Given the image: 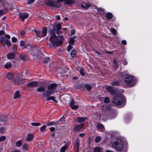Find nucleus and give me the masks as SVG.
<instances>
[{"mask_svg": "<svg viewBox=\"0 0 152 152\" xmlns=\"http://www.w3.org/2000/svg\"><path fill=\"white\" fill-rule=\"evenodd\" d=\"M52 28V29L48 31L49 33L51 34L49 40L53 46L57 47L62 43L63 37L61 36L57 37L55 34L56 28L54 26H53Z\"/></svg>", "mask_w": 152, "mask_h": 152, "instance_id": "nucleus-1", "label": "nucleus"}, {"mask_svg": "<svg viewBox=\"0 0 152 152\" xmlns=\"http://www.w3.org/2000/svg\"><path fill=\"white\" fill-rule=\"evenodd\" d=\"M112 84L113 86H117L118 84V83L116 81H114L112 83Z\"/></svg>", "mask_w": 152, "mask_h": 152, "instance_id": "nucleus-45", "label": "nucleus"}, {"mask_svg": "<svg viewBox=\"0 0 152 152\" xmlns=\"http://www.w3.org/2000/svg\"><path fill=\"white\" fill-rule=\"evenodd\" d=\"M4 32L3 31H0V35H3L4 34Z\"/></svg>", "mask_w": 152, "mask_h": 152, "instance_id": "nucleus-59", "label": "nucleus"}, {"mask_svg": "<svg viewBox=\"0 0 152 152\" xmlns=\"http://www.w3.org/2000/svg\"><path fill=\"white\" fill-rule=\"evenodd\" d=\"M41 32L42 37H44L46 36L47 33V30L46 28H43Z\"/></svg>", "mask_w": 152, "mask_h": 152, "instance_id": "nucleus-23", "label": "nucleus"}, {"mask_svg": "<svg viewBox=\"0 0 152 152\" xmlns=\"http://www.w3.org/2000/svg\"><path fill=\"white\" fill-rule=\"evenodd\" d=\"M49 60V58H46L44 59V62L45 63H47L48 61Z\"/></svg>", "mask_w": 152, "mask_h": 152, "instance_id": "nucleus-51", "label": "nucleus"}, {"mask_svg": "<svg viewBox=\"0 0 152 152\" xmlns=\"http://www.w3.org/2000/svg\"><path fill=\"white\" fill-rule=\"evenodd\" d=\"M11 39L12 42H16L17 40V38L15 37H12Z\"/></svg>", "mask_w": 152, "mask_h": 152, "instance_id": "nucleus-47", "label": "nucleus"}, {"mask_svg": "<svg viewBox=\"0 0 152 152\" xmlns=\"http://www.w3.org/2000/svg\"><path fill=\"white\" fill-rule=\"evenodd\" d=\"M91 6V4L89 3L86 4L85 3L82 4V7L84 9H86L89 7Z\"/></svg>", "mask_w": 152, "mask_h": 152, "instance_id": "nucleus-19", "label": "nucleus"}, {"mask_svg": "<svg viewBox=\"0 0 152 152\" xmlns=\"http://www.w3.org/2000/svg\"><path fill=\"white\" fill-rule=\"evenodd\" d=\"M75 33V31L73 29H72L71 31V36L72 35Z\"/></svg>", "mask_w": 152, "mask_h": 152, "instance_id": "nucleus-58", "label": "nucleus"}, {"mask_svg": "<svg viewBox=\"0 0 152 152\" xmlns=\"http://www.w3.org/2000/svg\"><path fill=\"white\" fill-rule=\"evenodd\" d=\"M78 79V77H74L72 78V79L73 80H77Z\"/></svg>", "mask_w": 152, "mask_h": 152, "instance_id": "nucleus-61", "label": "nucleus"}, {"mask_svg": "<svg viewBox=\"0 0 152 152\" xmlns=\"http://www.w3.org/2000/svg\"><path fill=\"white\" fill-rule=\"evenodd\" d=\"M19 75H20V76H21L22 75V74H20ZM18 78H19L18 80L16 82V83L15 84V85H22L23 84V80L20 81V79H19L20 76H18Z\"/></svg>", "mask_w": 152, "mask_h": 152, "instance_id": "nucleus-22", "label": "nucleus"}, {"mask_svg": "<svg viewBox=\"0 0 152 152\" xmlns=\"http://www.w3.org/2000/svg\"><path fill=\"white\" fill-rule=\"evenodd\" d=\"M59 84H56L54 83H51L49 81L42 80L38 82L33 81L28 83L27 86H39L42 85L44 86H57Z\"/></svg>", "mask_w": 152, "mask_h": 152, "instance_id": "nucleus-4", "label": "nucleus"}, {"mask_svg": "<svg viewBox=\"0 0 152 152\" xmlns=\"http://www.w3.org/2000/svg\"><path fill=\"white\" fill-rule=\"evenodd\" d=\"M73 47L71 45H69L67 48V50L68 51H70L71 49H72Z\"/></svg>", "mask_w": 152, "mask_h": 152, "instance_id": "nucleus-46", "label": "nucleus"}, {"mask_svg": "<svg viewBox=\"0 0 152 152\" xmlns=\"http://www.w3.org/2000/svg\"><path fill=\"white\" fill-rule=\"evenodd\" d=\"M20 45L21 47L24 46V42L23 41H21L20 42Z\"/></svg>", "mask_w": 152, "mask_h": 152, "instance_id": "nucleus-50", "label": "nucleus"}, {"mask_svg": "<svg viewBox=\"0 0 152 152\" xmlns=\"http://www.w3.org/2000/svg\"><path fill=\"white\" fill-rule=\"evenodd\" d=\"M80 72L82 76L84 75L85 74V72L84 69H80Z\"/></svg>", "mask_w": 152, "mask_h": 152, "instance_id": "nucleus-33", "label": "nucleus"}, {"mask_svg": "<svg viewBox=\"0 0 152 152\" xmlns=\"http://www.w3.org/2000/svg\"><path fill=\"white\" fill-rule=\"evenodd\" d=\"M101 139V137H98L96 138L95 139V141L96 142H99Z\"/></svg>", "mask_w": 152, "mask_h": 152, "instance_id": "nucleus-40", "label": "nucleus"}, {"mask_svg": "<svg viewBox=\"0 0 152 152\" xmlns=\"http://www.w3.org/2000/svg\"><path fill=\"white\" fill-rule=\"evenodd\" d=\"M6 137L5 136H2L0 137V142L6 139Z\"/></svg>", "mask_w": 152, "mask_h": 152, "instance_id": "nucleus-43", "label": "nucleus"}, {"mask_svg": "<svg viewBox=\"0 0 152 152\" xmlns=\"http://www.w3.org/2000/svg\"><path fill=\"white\" fill-rule=\"evenodd\" d=\"M84 126V124H80L79 125H76L74 128V130L75 131H78L80 130Z\"/></svg>", "mask_w": 152, "mask_h": 152, "instance_id": "nucleus-11", "label": "nucleus"}, {"mask_svg": "<svg viewBox=\"0 0 152 152\" xmlns=\"http://www.w3.org/2000/svg\"><path fill=\"white\" fill-rule=\"evenodd\" d=\"M79 107V106L78 105H72L70 106V107L73 110H75L77 109Z\"/></svg>", "mask_w": 152, "mask_h": 152, "instance_id": "nucleus-39", "label": "nucleus"}, {"mask_svg": "<svg viewBox=\"0 0 152 152\" xmlns=\"http://www.w3.org/2000/svg\"><path fill=\"white\" fill-rule=\"evenodd\" d=\"M97 127L99 129H102L104 128V126L101 124H97Z\"/></svg>", "mask_w": 152, "mask_h": 152, "instance_id": "nucleus-32", "label": "nucleus"}, {"mask_svg": "<svg viewBox=\"0 0 152 152\" xmlns=\"http://www.w3.org/2000/svg\"><path fill=\"white\" fill-rule=\"evenodd\" d=\"M74 41L75 40L72 37L71 38L69 41V44L71 45H72L74 43Z\"/></svg>", "mask_w": 152, "mask_h": 152, "instance_id": "nucleus-37", "label": "nucleus"}, {"mask_svg": "<svg viewBox=\"0 0 152 152\" xmlns=\"http://www.w3.org/2000/svg\"><path fill=\"white\" fill-rule=\"evenodd\" d=\"M57 86H40L37 88L38 92H43V95L45 97H48L57 92L58 91L56 89Z\"/></svg>", "mask_w": 152, "mask_h": 152, "instance_id": "nucleus-2", "label": "nucleus"}, {"mask_svg": "<svg viewBox=\"0 0 152 152\" xmlns=\"http://www.w3.org/2000/svg\"><path fill=\"white\" fill-rule=\"evenodd\" d=\"M14 77V74L13 73H7L6 77L8 79H11Z\"/></svg>", "mask_w": 152, "mask_h": 152, "instance_id": "nucleus-13", "label": "nucleus"}, {"mask_svg": "<svg viewBox=\"0 0 152 152\" xmlns=\"http://www.w3.org/2000/svg\"><path fill=\"white\" fill-rule=\"evenodd\" d=\"M126 100L123 94H119L114 97L113 103L117 106L124 105Z\"/></svg>", "mask_w": 152, "mask_h": 152, "instance_id": "nucleus-3", "label": "nucleus"}, {"mask_svg": "<svg viewBox=\"0 0 152 152\" xmlns=\"http://www.w3.org/2000/svg\"><path fill=\"white\" fill-rule=\"evenodd\" d=\"M22 143L21 141H18L16 142V145L18 146L19 147L22 145Z\"/></svg>", "mask_w": 152, "mask_h": 152, "instance_id": "nucleus-38", "label": "nucleus"}, {"mask_svg": "<svg viewBox=\"0 0 152 152\" xmlns=\"http://www.w3.org/2000/svg\"><path fill=\"white\" fill-rule=\"evenodd\" d=\"M0 43H3L8 46H10L11 45L10 43L9 40L6 39L3 37H0Z\"/></svg>", "mask_w": 152, "mask_h": 152, "instance_id": "nucleus-9", "label": "nucleus"}, {"mask_svg": "<svg viewBox=\"0 0 152 152\" xmlns=\"http://www.w3.org/2000/svg\"><path fill=\"white\" fill-rule=\"evenodd\" d=\"M77 86H74V89H80V90H84V87H77Z\"/></svg>", "mask_w": 152, "mask_h": 152, "instance_id": "nucleus-31", "label": "nucleus"}, {"mask_svg": "<svg viewBox=\"0 0 152 152\" xmlns=\"http://www.w3.org/2000/svg\"><path fill=\"white\" fill-rule=\"evenodd\" d=\"M15 56V55L13 53H10L7 54V57L9 59H11L13 58Z\"/></svg>", "mask_w": 152, "mask_h": 152, "instance_id": "nucleus-15", "label": "nucleus"}, {"mask_svg": "<svg viewBox=\"0 0 152 152\" xmlns=\"http://www.w3.org/2000/svg\"><path fill=\"white\" fill-rule=\"evenodd\" d=\"M75 143L76 145L77 148V152H78V150L79 149V147L80 146L79 145V140L77 138L75 141Z\"/></svg>", "mask_w": 152, "mask_h": 152, "instance_id": "nucleus-26", "label": "nucleus"}, {"mask_svg": "<svg viewBox=\"0 0 152 152\" xmlns=\"http://www.w3.org/2000/svg\"><path fill=\"white\" fill-rule=\"evenodd\" d=\"M5 130V129L4 128H1L0 129V132H3Z\"/></svg>", "mask_w": 152, "mask_h": 152, "instance_id": "nucleus-56", "label": "nucleus"}, {"mask_svg": "<svg viewBox=\"0 0 152 152\" xmlns=\"http://www.w3.org/2000/svg\"><path fill=\"white\" fill-rule=\"evenodd\" d=\"M46 126H57V124L55 122L51 121L49 122L47 124Z\"/></svg>", "mask_w": 152, "mask_h": 152, "instance_id": "nucleus-20", "label": "nucleus"}, {"mask_svg": "<svg viewBox=\"0 0 152 152\" xmlns=\"http://www.w3.org/2000/svg\"><path fill=\"white\" fill-rule=\"evenodd\" d=\"M122 43L124 45H125L126 44V42L125 40H123L122 41Z\"/></svg>", "mask_w": 152, "mask_h": 152, "instance_id": "nucleus-55", "label": "nucleus"}, {"mask_svg": "<svg viewBox=\"0 0 152 152\" xmlns=\"http://www.w3.org/2000/svg\"><path fill=\"white\" fill-rule=\"evenodd\" d=\"M35 0H30L28 1V4H32L34 2Z\"/></svg>", "mask_w": 152, "mask_h": 152, "instance_id": "nucleus-52", "label": "nucleus"}, {"mask_svg": "<svg viewBox=\"0 0 152 152\" xmlns=\"http://www.w3.org/2000/svg\"><path fill=\"white\" fill-rule=\"evenodd\" d=\"M111 145L112 147L117 151H121L123 149L124 142L121 140H118L112 142Z\"/></svg>", "mask_w": 152, "mask_h": 152, "instance_id": "nucleus-5", "label": "nucleus"}, {"mask_svg": "<svg viewBox=\"0 0 152 152\" xmlns=\"http://www.w3.org/2000/svg\"><path fill=\"white\" fill-rule=\"evenodd\" d=\"M6 121L4 119V118L2 116L1 117V118H0V121Z\"/></svg>", "mask_w": 152, "mask_h": 152, "instance_id": "nucleus-57", "label": "nucleus"}, {"mask_svg": "<svg viewBox=\"0 0 152 152\" xmlns=\"http://www.w3.org/2000/svg\"><path fill=\"white\" fill-rule=\"evenodd\" d=\"M29 14L27 13H20L19 15V17L22 21H24L25 19H26L28 17Z\"/></svg>", "mask_w": 152, "mask_h": 152, "instance_id": "nucleus-10", "label": "nucleus"}, {"mask_svg": "<svg viewBox=\"0 0 152 152\" xmlns=\"http://www.w3.org/2000/svg\"><path fill=\"white\" fill-rule=\"evenodd\" d=\"M55 28H56L57 31L56 32V33L58 34V31L61 28V26L59 24H57L55 26Z\"/></svg>", "mask_w": 152, "mask_h": 152, "instance_id": "nucleus-24", "label": "nucleus"}, {"mask_svg": "<svg viewBox=\"0 0 152 152\" xmlns=\"http://www.w3.org/2000/svg\"><path fill=\"white\" fill-rule=\"evenodd\" d=\"M31 125L34 126H38L41 125V124L40 123H31Z\"/></svg>", "mask_w": 152, "mask_h": 152, "instance_id": "nucleus-34", "label": "nucleus"}, {"mask_svg": "<svg viewBox=\"0 0 152 152\" xmlns=\"http://www.w3.org/2000/svg\"><path fill=\"white\" fill-rule=\"evenodd\" d=\"M5 37L8 39H9L10 38V36L8 34H6L5 35Z\"/></svg>", "mask_w": 152, "mask_h": 152, "instance_id": "nucleus-53", "label": "nucleus"}, {"mask_svg": "<svg viewBox=\"0 0 152 152\" xmlns=\"http://www.w3.org/2000/svg\"><path fill=\"white\" fill-rule=\"evenodd\" d=\"M50 130L51 132H53L55 130V128L54 127H51L50 128Z\"/></svg>", "mask_w": 152, "mask_h": 152, "instance_id": "nucleus-54", "label": "nucleus"}, {"mask_svg": "<svg viewBox=\"0 0 152 152\" xmlns=\"http://www.w3.org/2000/svg\"><path fill=\"white\" fill-rule=\"evenodd\" d=\"M12 64L10 62H8L5 65V67L7 69H8L11 66Z\"/></svg>", "mask_w": 152, "mask_h": 152, "instance_id": "nucleus-28", "label": "nucleus"}, {"mask_svg": "<svg viewBox=\"0 0 152 152\" xmlns=\"http://www.w3.org/2000/svg\"><path fill=\"white\" fill-rule=\"evenodd\" d=\"M77 87H84V89L85 88H86L87 90L89 91L92 88L91 86H78Z\"/></svg>", "mask_w": 152, "mask_h": 152, "instance_id": "nucleus-35", "label": "nucleus"}, {"mask_svg": "<svg viewBox=\"0 0 152 152\" xmlns=\"http://www.w3.org/2000/svg\"><path fill=\"white\" fill-rule=\"evenodd\" d=\"M105 88L112 94H115L117 92V90L113 86H106Z\"/></svg>", "mask_w": 152, "mask_h": 152, "instance_id": "nucleus-8", "label": "nucleus"}, {"mask_svg": "<svg viewBox=\"0 0 152 152\" xmlns=\"http://www.w3.org/2000/svg\"><path fill=\"white\" fill-rule=\"evenodd\" d=\"M69 104L71 106L75 104V101L72 99H70L69 102Z\"/></svg>", "mask_w": 152, "mask_h": 152, "instance_id": "nucleus-30", "label": "nucleus"}, {"mask_svg": "<svg viewBox=\"0 0 152 152\" xmlns=\"http://www.w3.org/2000/svg\"><path fill=\"white\" fill-rule=\"evenodd\" d=\"M123 64L125 65H127L128 64V62L126 59H124L123 61Z\"/></svg>", "mask_w": 152, "mask_h": 152, "instance_id": "nucleus-49", "label": "nucleus"}, {"mask_svg": "<svg viewBox=\"0 0 152 152\" xmlns=\"http://www.w3.org/2000/svg\"><path fill=\"white\" fill-rule=\"evenodd\" d=\"M47 126L45 125H44L42 126L40 128V131L42 132H44L46 130V126Z\"/></svg>", "mask_w": 152, "mask_h": 152, "instance_id": "nucleus-29", "label": "nucleus"}, {"mask_svg": "<svg viewBox=\"0 0 152 152\" xmlns=\"http://www.w3.org/2000/svg\"><path fill=\"white\" fill-rule=\"evenodd\" d=\"M86 119V117H79L77 118V121L78 122H82L85 121Z\"/></svg>", "mask_w": 152, "mask_h": 152, "instance_id": "nucleus-14", "label": "nucleus"}, {"mask_svg": "<svg viewBox=\"0 0 152 152\" xmlns=\"http://www.w3.org/2000/svg\"><path fill=\"white\" fill-rule=\"evenodd\" d=\"M28 47H30V46L28 45H27L24 46L23 48H28Z\"/></svg>", "mask_w": 152, "mask_h": 152, "instance_id": "nucleus-64", "label": "nucleus"}, {"mask_svg": "<svg viewBox=\"0 0 152 152\" xmlns=\"http://www.w3.org/2000/svg\"><path fill=\"white\" fill-rule=\"evenodd\" d=\"M94 152H101L100 148L99 147H96L94 149Z\"/></svg>", "mask_w": 152, "mask_h": 152, "instance_id": "nucleus-42", "label": "nucleus"}, {"mask_svg": "<svg viewBox=\"0 0 152 152\" xmlns=\"http://www.w3.org/2000/svg\"><path fill=\"white\" fill-rule=\"evenodd\" d=\"M125 82L128 85H134L136 82V80L135 77L132 75H128L125 79Z\"/></svg>", "mask_w": 152, "mask_h": 152, "instance_id": "nucleus-6", "label": "nucleus"}, {"mask_svg": "<svg viewBox=\"0 0 152 152\" xmlns=\"http://www.w3.org/2000/svg\"><path fill=\"white\" fill-rule=\"evenodd\" d=\"M46 4L49 6L53 7L58 8L60 7L61 6V5L60 3L56 2H53L51 0L48 1L46 2Z\"/></svg>", "mask_w": 152, "mask_h": 152, "instance_id": "nucleus-7", "label": "nucleus"}, {"mask_svg": "<svg viewBox=\"0 0 152 152\" xmlns=\"http://www.w3.org/2000/svg\"><path fill=\"white\" fill-rule=\"evenodd\" d=\"M4 14L3 11L2 10H0V16L1 15H3Z\"/></svg>", "mask_w": 152, "mask_h": 152, "instance_id": "nucleus-62", "label": "nucleus"}, {"mask_svg": "<svg viewBox=\"0 0 152 152\" xmlns=\"http://www.w3.org/2000/svg\"><path fill=\"white\" fill-rule=\"evenodd\" d=\"M66 149V146H64L62 147L60 149V152H65V150Z\"/></svg>", "mask_w": 152, "mask_h": 152, "instance_id": "nucleus-36", "label": "nucleus"}, {"mask_svg": "<svg viewBox=\"0 0 152 152\" xmlns=\"http://www.w3.org/2000/svg\"><path fill=\"white\" fill-rule=\"evenodd\" d=\"M71 55L72 58H75L76 56V52L75 49L73 50L71 53Z\"/></svg>", "mask_w": 152, "mask_h": 152, "instance_id": "nucleus-27", "label": "nucleus"}, {"mask_svg": "<svg viewBox=\"0 0 152 152\" xmlns=\"http://www.w3.org/2000/svg\"><path fill=\"white\" fill-rule=\"evenodd\" d=\"M47 97V100L48 101L50 100H52L56 103L57 102V100L55 99V97H54L53 96H51L50 97L49 96Z\"/></svg>", "mask_w": 152, "mask_h": 152, "instance_id": "nucleus-17", "label": "nucleus"}, {"mask_svg": "<svg viewBox=\"0 0 152 152\" xmlns=\"http://www.w3.org/2000/svg\"><path fill=\"white\" fill-rule=\"evenodd\" d=\"M57 20H59L60 19V18L59 15H57L56 17Z\"/></svg>", "mask_w": 152, "mask_h": 152, "instance_id": "nucleus-63", "label": "nucleus"}, {"mask_svg": "<svg viewBox=\"0 0 152 152\" xmlns=\"http://www.w3.org/2000/svg\"><path fill=\"white\" fill-rule=\"evenodd\" d=\"M63 1H65V0H57V2H58L59 3V2H62Z\"/></svg>", "mask_w": 152, "mask_h": 152, "instance_id": "nucleus-60", "label": "nucleus"}, {"mask_svg": "<svg viewBox=\"0 0 152 152\" xmlns=\"http://www.w3.org/2000/svg\"><path fill=\"white\" fill-rule=\"evenodd\" d=\"M34 31L35 34H36L37 36L39 37H42V32L40 31H37L36 30H35Z\"/></svg>", "mask_w": 152, "mask_h": 152, "instance_id": "nucleus-18", "label": "nucleus"}, {"mask_svg": "<svg viewBox=\"0 0 152 152\" xmlns=\"http://www.w3.org/2000/svg\"><path fill=\"white\" fill-rule=\"evenodd\" d=\"M106 16L108 19H111L113 17V14L110 12H108L106 14Z\"/></svg>", "mask_w": 152, "mask_h": 152, "instance_id": "nucleus-25", "label": "nucleus"}, {"mask_svg": "<svg viewBox=\"0 0 152 152\" xmlns=\"http://www.w3.org/2000/svg\"><path fill=\"white\" fill-rule=\"evenodd\" d=\"M111 31L112 33L114 34H115L116 32V30L113 28H112L111 29Z\"/></svg>", "mask_w": 152, "mask_h": 152, "instance_id": "nucleus-44", "label": "nucleus"}, {"mask_svg": "<svg viewBox=\"0 0 152 152\" xmlns=\"http://www.w3.org/2000/svg\"><path fill=\"white\" fill-rule=\"evenodd\" d=\"M104 102L105 103H108L109 102V98L107 97H106L104 99Z\"/></svg>", "mask_w": 152, "mask_h": 152, "instance_id": "nucleus-48", "label": "nucleus"}, {"mask_svg": "<svg viewBox=\"0 0 152 152\" xmlns=\"http://www.w3.org/2000/svg\"><path fill=\"white\" fill-rule=\"evenodd\" d=\"M17 49V46L16 45H14L13 46V50L14 52L16 53H17L16 50Z\"/></svg>", "mask_w": 152, "mask_h": 152, "instance_id": "nucleus-41", "label": "nucleus"}, {"mask_svg": "<svg viewBox=\"0 0 152 152\" xmlns=\"http://www.w3.org/2000/svg\"><path fill=\"white\" fill-rule=\"evenodd\" d=\"M33 134H28L26 138V140L28 141H31L33 140Z\"/></svg>", "mask_w": 152, "mask_h": 152, "instance_id": "nucleus-16", "label": "nucleus"}, {"mask_svg": "<svg viewBox=\"0 0 152 152\" xmlns=\"http://www.w3.org/2000/svg\"><path fill=\"white\" fill-rule=\"evenodd\" d=\"M74 2V0H65L64 3L67 5H71Z\"/></svg>", "mask_w": 152, "mask_h": 152, "instance_id": "nucleus-12", "label": "nucleus"}, {"mask_svg": "<svg viewBox=\"0 0 152 152\" xmlns=\"http://www.w3.org/2000/svg\"><path fill=\"white\" fill-rule=\"evenodd\" d=\"M21 96L20 94V93L18 91H17L15 93V94L14 96V98L15 99H16L18 98H20Z\"/></svg>", "mask_w": 152, "mask_h": 152, "instance_id": "nucleus-21", "label": "nucleus"}]
</instances>
